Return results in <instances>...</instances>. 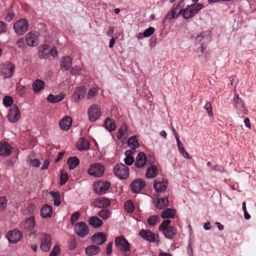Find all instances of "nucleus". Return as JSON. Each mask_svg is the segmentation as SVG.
<instances>
[{"label": "nucleus", "instance_id": "nucleus-1", "mask_svg": "<svg viewBox=\"0 0 256 256\" xmlns=\"http://www.w3.org/2000/svg\"><path fill=\"white\" fill-rule=\"evenodd\" d=\"M202 8L203 5L199 3L188 6L186 8L180 10L176 14V17H178L179 14H180L182 15L184 19H190L194 16Z\"/></svg>", "mask_w": 256, "mask_h": 256}, {"label": "nucleus", "instance_id": "nucleus-2", "mask_svg": "<svg viewBox=\"0 0 256 256\" xmlns=\"http://www.w3.org/2000/svg\"><path fill=\"white\" fill-rule=\"evenodd\" d=\"M171 220H164L159 226V230L162 232L165 237L171 239L176 233V229L174 226H170Z\"/></svg>", "mask_w": 256, "mask_h": 256}, {"label": "nucleus", "instance_id": "nucleus-3", "mask_svg": "<svg viewBox=\"0 0 256 256\" xmlns=\"http://www.w3.org/2000/svg\"><path fill=\"white\" fill-rule=\"evenodd\" d=\"M15 66L10 62H5L0 65V75L4 78L12 77L14 72Z\"/></svg>", "mask_w": 256, "mask_h": 256}, {"label": "nucleus", "instance_id": "nucleus-4", "mask_svg": "<svg viewBox=\"0 0 256 256\" xmlns=\"http://www.w3.org/2000/svg\"><path fill=\"white\" fill-rule=\"evenodd\" d=\"M113 171L116 176L121 180H125L129 176V168L122 164H116L114 168Z\"/></svg>", "mask_w": 256, "mask_h": 256}, {"label": "nucleus", "instance_id": "nucleus-5", "mask_svg": "<svg viewBox=\"0 0 256 256\" xmlns=\"http://www.w3.org/2000/svg\"><path fill=\"white\" fill-rule=\"evenodd\" d=\"M74 231L81 238H83L89 233V228L84 222H78L74 226Z\"/></svg>", "mask_w": 256, "mask_h": 256}, {"label": "nucleus", "instance_id": "nucleus-6", "mask_svg": "<svg viewBox=\"0 0 256 256\" xmlns=\"http://www.w3.org/2000/svg\"><path fill=\"white\" fill-rule=\"evenodd\" d=\"M28 26V21L26 19L21 18L14 23V28L18 34L22 35L26 32Z\"/></svg>", "mask_w": 256, "mask_h": 256}, {"label": "nucleus", "instance_id": "nucleus-7", "mask_svg": "<svg viewBox=\"0 0 256 256\" xmlns=\"http://www.w3.org/2000/svg\"><path fill=\"white\" fill-rule=\"evenodd\" d=\"M114 244L118 249L122 252H127L130 250V244L123 236L115 238Z\"/></svg>", "mask_w": 256, "mask_h": 256}, {"label": "nucleus", "instance_id": "nucleus-8", "mask_svg": "<svg viewBox=\"0 0 256 256\" xmlns=\"http://www.w3.org/2000/svg\"><path fill=\"white\" fill-rule=\"evenodd\" d=\"M104 170V168L102 164L96 163L90 165L88 172L91 176L100 177L102 175Z\"/></svg>", "mask_w": 256, "mask_h": 256}, {"label": "nucleus", "instance_id": "nucleus-9", "mask_svg": "<svg viewBox=\"0 0 256 256\" xmlns=\"http://www.w3.org/2000/svg\"><path fill=\"white\" fill-rule=\"evenodd\" d=\"M110 186L108 182L100 180L94 184V190L98 194H103L108 190Z\"/></svg>", "mask_w": 256, "mask_h": 256}, {"label": "nucleus", "instance_id": "nucleus-10", "mask_svg": "<svg viewBox=\"0 0 256 256\" xmlns=\"http://www.w3.org/2000/svg\"><path fill=\"white\" fill-rule=\"evenodd\" d=\"M88 114L90 120L94 122L100 118L101 112L98 106L94 104L90 107Z\"/></svg>", "mask_w": 256, "mask_h": 256}, {"label": "nucleus", "instance_id": "nucleus-11", "mask_svg": "<svg viewBox=\"0 0 256 256\" xmlns=\"http://www.w3.org/2000/svg\"><path fill=\"white\" fill-rule=\"evenodd\" d=\"M20 116V112L18 106L14 105L10 108L8 117L10 122L14 123L18 120Z\"/></svg>", "mask_w": 256, "mask_h": 256}, {"label": "nucleus", "instance_id": "nucleus-12", "mask_svg": "<svg viewBox=\"0 0 256 256\" xmlns=\"http://www.w3.org/2000/svg\"><path fill=\"white\" fill-rule=\"evenodd\" d=\"M51 236L49 234H42L40 238V249L44 252H48L50 248Z\"/></svg>", "mask_w": 256, "mask_h": 256}, {"label": "nucleus", "instance_id": "nucleus-13", "mask_svg": "<svg viewBox=\"0 0 256 256\" xmlns=\"http://www.w3.org/2000/svg\"><path fill=\"white\" fill-rule=\"evenodd\" d=\"M8 241L10 243H16L22 238V234L18 230H14L8 232L6 235Z\"/></svg>", "mask_w": 256, "mask_h": 256}, {"label": "nucleus", "instance_id": "nucleus-14", "mask_svg": "<svg viewBox=\"0 0 256 256\" xmlns=\"http://www.w3.org/2000/svg\"><path fill=\"white\" fill-rule=\"evenodd\" d=\"M38 34L36 32H30L26 36V40L29 46H34L38 43Z\"/></svg>", "mask_w": 256, "mask_h": 256}, {"label": "nucleus", "instance_id": "nucleus-15", "mask_svg": "<svg viewBox=\"0 0 256 256\" xmlns=\"http://www.w3.org/2000/svg\"><path fill=\"white\" fill-rule=\"evenodd\" d=\"M92 242L97 245H101L106 240V234L102 232L94 234L90 238Z\"/></svg>", "mask_w": 256, "mask_h": 256}, {"label": "nucleus", "instance_id": "nucleus-16", "mask_svg": "<svg viewBox=\"0 0 256 256\" xmlns=\"http://www.w3.org/2000/svg\"><path fill=\"white\" fill-rule=\"evenodd\" d=\"M146 186L145 182L140 179L134 180L130 185L132 191L134 193H138L144 189Z\"/></svg>", "mask_w": 256, "mask_h": 256}, {"label": "nucleus", "instance_id": "nucleus-17", "mask_svg": "<svg viewBox=\"0 0 256 256\" xmlns=\"http://www.w3.org/2000/svg\"><path fill=\"white\" fill-rule=\"evenodd\" d=\"M154 186L156 192H161L164 191L167 188L168 182L158 178L154 180Z\"/></svg>", "mask_w": 256, "mask_h": 256}, {"label": "nucleus", "instance_id": "nucleus-18", "mask_svg": "<svg viewBox=\"0 0 256 256\" xmlns=\"http://www.w3.org/2000/svg\"><path fill=\"white\" fill-rule=\"evenodd\" d=\"M86 92V88L85 86H82L78 87L74 92L73 94L74 100L78 102L84 97Z\"/></svg>", "mask_w": 256, "mask_h": 256}, {"label": "nucleus", "instance_id": "nucleus-19", "mask_svg": "<svg viewBox=\"0 0 256 256\" xmlns=\"http://www.w3.org/2000/svg\"><path fill=\"white\" fill-rule=\"evenodd\" d=\"M12 146L7 142H0V155L6 156L10 155L12 152Z\"/></svg>", "mask_w": 256, "mask_h": 256}, {"label": "nucleus", "instance_id": "nucleus-20", "mask_svg": "<svg viewBox=\"0 0 256 256\" xmlns=\"http://www.w3.org/2000/svg\"><path fill=\"white\" fill-rule=\"evenodd\" d=\"M147 158L145 154L143 152H140L137 156L135 166L137 168H141L146 164Z\"/></svg>", "mask_w": 256, "mask_h": 256}, {"label": "nucleus", "instance_id": "nucleus-21", "mask_svg": "<svg viewBox=\"0 0 256 256\" xmlns=\"http://www.w3.org/2000/svg\"><path fill=\"white\" fill-rule=\"evenodd\" d=\"M197 42L200 44V45H204L210 41V32L209 31H205L202 32L196 38Z\"/></svg>", "mask_w": 256, "mask_h": 256}, {"label": "nucleus", "instance_id": "nucleus-22", "mask_svg": "<svg viewBox=\"0 0 256 256\" xmlns=\"http://www.w3.org/2000/svg\"><path fill=\"white\" fill-rule=\"evenodd\" d=\"M139 234L144 239L150 242H154L155 241V234L150 230L142 229L140 231Z\"/></svg>", "mask_w": 256, "mask_h": 256}, {"label": "nucleus", "instance_id": "nucleus-23", "mask_svg": "<svg viewBox=\"0 0 256 256\" xmlns=\"http://www.w3.org/2000/svg\"><path fill=\"white\" fill-rule=\"evenodd\" d=\"M72 123V120L70 116H66L63 118L60 122L59 124L62 130H69Z\"/></svg>", "mask_w": 256, "mask_h": 256}, {"label": "nucleus", "instance_id": "nucleus-24", "mask_svg": "<svg viewBox=\"0 0 256 256\" xmlns=\"http://www.w3.org/2000/svg\"><path fill=\"white\" fill-rule=\"evenodd\" d=\"M77 148L80 151L86 150L90 148V143L88 140L84 138H81L77 142Z\"/></svg>", "mask_w": 256, "mask_h": 256}, {"label": "nucleus", "instance_id": "nucleus-25", "mask_svg": "<svg viewBox=\"0 0 256 256\" xmlns=\"http://www.w3.org/2000/svg\"><path fill=\"white\" fill-rule=\"evenodd\" d=\"M100 248L98 246L92 244L86 248L85 250L86 254L89 256H92L97 254L100 252Z\"/></svg>", "mask_w": 256, "mask_h": 256}, {"label": "nucleus", "instance_id": "nucleus-26", "mask_svg": "<svg viewBox=\"0 0 256 256\" xmlns=\"http://www.w3.org/2000/svg\"><path fill=\"white\" fill-rule=\"evenodd\" d=\"M158 170V168L154 164L149 166L147 168L146 176L147 178H153L157 175Z\"/></svg>", "mask_w": 256, "mask_h": 256}, {"label": "nucleus", "instance_id": "nucleus-27", "mask_svg": "<svg viewBox=\"0 0 256 256\" xmlns=\"http://www.w3.org/2000/svg\"><path fill=\"white\" fill-rule=\"evenodd\" d=\"M52 208L47 204L44 205L40 210V215L43 218H50L52 215Z\"/></svg>", "mask_w": 256, "mask_h": 256}, {"label": "nucleus", "instance_id": "nucleus-28", "mask_svg": "<svg viewBox=\"0 0 256 256\" xmlns=\"http://www.w3.org/2000/svg\"><path fill=\"white\" fill-rule=\"evenodd\" d=\"M110 204V200L106 198L96 200L94 202V206L98 208L107 207Z\"/></svg>", "mask_w": 256, "mask_h": 256}, {"label": "nucleus", "instance_id": "nucleus-29", "mask_svg": "<svg viewBox=\"0 0 256 256\" xmlns=\"http://www.w3.org/2000/svg\"><path fill=\"white\" fill-rule=\"evenodd\" d=\"M72 66V59L70 56H66L62 58V61L60 62L62 69L68 70Z\"/></svg>", "mask_w": 256, "mask_h": 256}, {"label": "nucleus", "instance_id": "nucleus-30", "mask_svg": "<svg viewBox=\"0 0 256 256\" xmlns=\"http://www.w3.org/2000/svg\"><path fill=\"white\" fill-rule=\"evenodd\" d=\"M234 103L236 108L240 111L244 109V104L243 100L240 98L238 94H234Z\"/></svg>", "mask_w": 256, "mask_h": 256}, {"label": "nucleus", "instance_id": "nucleus-31", "mask_svg": "<svg viewBox=\"0 0 256 256\" xmlns=\"http://www.w3.org/2000/svg\"><path fill=\"white\" fill-rule=\"evenodd\" d=\"M35 226L34 220V217H30L28 218L24 224V228L28 232H31Z\"/></svg>", "mask_w": 256, "mask_h": 256}, {"label": "nucleus", "instance_id": "nucleus-32", "mask_svg": "<svg viewBox=\"0 0 256 256\" xmlns=\"http://www.w3.org/2000/svg\"><path fill=\"white\" fill-rule=\"evenodd\" d=\"M176 211L174 209L166 208L162 211L160 216L162 218H171L174 216Z\"/></svg>", "mask_w": 256, "mask_h": 256}, {"label": "nucleus", "instance_id": "nucleus-33", "mask_svg": "<svg viewBox=\"0 0 256 256\" xmlns=\"http://www.w3.org/2000/svg\"><path fill=\"white\" fill-rule=\"evenodd\" d=\"M66 164L70 170H74L79 164L80 160L76 156L70 157L67 160Z\"/></svg>", "mask_w": 256, "mask_h": 256}, {"label": "nucleus", "instance_id": "nucleus-34", "mask_svg": "<svg viewBox=\"0 0 256 256\" xmlns=\"http://www.w3.org/2000/svg\"><path fill=\"white\" fill-rule=\"evenodd\" d=\"M88 222L90 225L94 228L100 227L102 224V220L97 216H92L88 219Z\"/></svg>", "mask_w": 256, "mask_h": 256}, {"label": "nucleus", "instance_id": "nucleus-35", "mask_svg": "<svg viewBox=\"0 0 256 256\" xmlns=\"http://www.w3.org/2000/svg\"><path fill=\"white\" fill-rule=\"evenodd\" d=\"M168 197L160 198L156 202V207L158 209H162L168 206Z\"/></svg>", "mask_w": 256, "mask_h": 256}, {"label": "nucleus", "instance_id": "nucleus-36", "mask_svg": "<svg viewBox=\"0 0 256 256\" xmlns=\"http://www.w3.org/2000/svg\"><path fill=\"white\" fill-rule=\"evenodd\" d=\"M44 85L45 84L44 81L40 80H36L33 83V90L35 92H40V90L44 88Z\"/></svg>", "mask_w": 256, "mask_h": 256}, {"label": "nucleus", "instance_id": "nucleus-37", "mask_svg": "<svg viewBox=\"0 0 256 256\" xmlns=\"http://www.w3.org/2000/svg\"><path fill=\"white\" fill-rule=\"evenodd\" d=\"M64 98L63 95L54 96L52 94H50L47 98V100L50 103H56L62 101Z\"/></svg>", "mask_w": 256, "mask_h": 256}, {"label": "nucleus", "instance_id": "nucleus-38", "mask_svg": "<svg viewBox=\"0 0 256 256\" xmlns=\"http://www.w3.org/2000/svg\"><path fill=\"white\" fill-rule=\"evenodd\" d=\"M105 127L110 132L114 130L116 128V126L114 120L108 118L105 120Z\"/></svg>", "mask_w": 256, "mask_h": 256}, {"label": "nucleus", "instance_id": "nucleus-39", "mask_svg": "<svg viewBox=\"0 0 256 256\" xmlns=\"http://www.w3.org/2000/svg\"><path fill=\"white\" fill-rule=\"evenodd\" d=\"M127 130L128 127L125 124H122L118 129L116 134L118 139L120 140L122 136H124L126 134Z\"/></svg>", "mask_w": 256, "mask_h": 256}, {"label": "nucleus", "instance_id": "nucleus-40", "mask_svg": "<svg viewBox=\"0 0 256 256\" xmlns=\"http://www.w3.org/2000/svg\"><path fill=\"white\" fill-rule=\"evenodd\" d=\"M132 154V150H127L125 152L126 156L124 159V162L126 165L131 166L134 162V158L130 156Z\"/></svg>", "mask_w": 256, "mask_h": 256}, {"label": "nucleus", "instance_id": "nucleus-41", "mask_svg": "<svg viewBox=\"0 0 256 256\" xmlns=\"http://www.w3.org/2000/svg\"><path fill=\"white\" fill-rule=\"evenodd\" d=\"M160 222V218L158 215H154L150 216L148 219V224L152 226H156Z\"/></svg>", "mask_w": 256, "mask_h": 256}, {"label": "nucleus", "instance_id": "nucleus-42", "mask_svg": "<svg viewBox=\"0 0 256 256\" xmlns=\"http://www.w3.org/2000/svg\"><path fill=\"white\" fill-rule=\"evenodd\" d=\"M50 194L54 199V204L56 206H59L61 203L60 194L58 192H50Z\"/></svg>", "mask_w": 256, "mask_h": 256}, {"label": "nucleus", "instance_id": "nucleus-43", "mask_svg": "<svg viewBox=\"0 0 256 256\" xmlns=\"http://www.w3.org/2000/svg\"><path fill=\"white\" fill-rule=\"evenodd\" d=\"M98 216L102 219H108L110 216L111 212L108 209L103 208L98 213Z\"/></svg>", "mask_w": 256, "mask_h": 256}, {"label": "nucleus", "instance_id": "nucleus-44", "mask_svg": "<svg viewBox=\"0 0 256 256\" xmlns=\"http://www.w3.org/2000/svg\"><path fill=\"white\" fill-rule=\"evenodd\" d=\"M179 6H180L179 4L178 5V6H174L173 7H172V9L171 10L170 12V13H168L166 14L165 18L167 19V20H170L174 18L175 17L177 18L176 17V11L178 8H180Z\"/></svg>", "mask_w": 256, "mask_h": 256}, {"label": "nucleus", "instance_id": "nucleus-45", "mask_svg": "<svg viewBox=\"0 0 256 256\" xmlns=\"http://www.w3.org/2000/svg\"><path fill=\"white\" fill-rule=\"evenodd\" d=\"M128 144L133 150H135L138 146V143L136 136L130 137L128 140Z\"/></svg>", "mask_w": 256, "mask_h": 256}, {"label": "nucleus", "instance_id": "nucleus-46", "mask_svg": "<svg viewBox=\"0 0 256 256\" xmlns=\"http://www.w3.org/2000/svg\"><path fill=\"white\" fill-rule=\"evenodd\" d=\"M98 88H92L88 92L86 98L88 100H92L93 98L97 94L98 92Z\"/></svg>", "mask_w": 256, "mask_h": 256}, {"label": "nucleus", "instance_id": "nucleus-47", "mask_svg": "<svg viewBox=\"0 0 256 256\" xmlns=\"http://www.w3.org/2000/svg\"><path fill=\"white\" fill-rule=\"evenodd\" d=\"M124 209L129 213H132L134 210V206L132 202L130 200H127L124 203Z\"/></svg>", "mask_w": 256, "mask_h": 256}, {"label": "nucleus", "instance_id": "nucleus-48", "mask_svg": "<svg viewBox=\"0 0 256 256\" xmlns=\"http://www.w3.org/2000/svg\"><path fill=\"white\" fill-rule=\"evenodd\" d=\"M14 102L13 98L9 96H5L3 98V104L6 107L10 106Z\"/></svg>", "mask_w": 256, "mask_h": 256}, {"label": "nucleus", "instance_id": "nucleus-49", "mask_svg": "<svg viewBox=\"0 0 256 256\" xmlns=\"http://www.w3.org/2000/svg\"><path fill=\"white\" fill-rule=\"evenodd\" d=\"M80 216V214L78 212H76L72 214L70 217V224L72 226H74L75 222L77 221Z\"/></svg>", "mask_w": 256, "mask_h": 256}, {"label": "nucleus", "instance_id": "nucleus-50", "mask_svg": "<svg viewBox=\"0 0 256 256\" xmlns=\"http://www.w3.org/2000/svg\"><path fill=\"white\" fill-rule=\"evenodd\" d=\"M178 150L180 153L184 156V158L188 160L191 158V157L189 156L188 154L185 150L183 144L182 145V146H180V147H178Z\"/></svg>", "mask_w": 256, "mask_h": 256}, {"label": "nucleus", "instance_id": "nucleus-51", "mask_svg": "<svg viewBox=\"0 0 256 256\" xmlns=\"http://www.w3.org/2000/svg\"><path fill=\"white\" fill-rule=\"evenodd\" d=\"M7 206V200L6 197H0V210H5Z\"/></svg>", "mask_w": 256, "mask_h": 256}, {"label": "nucleus", "instance_id": "nucleus-52", "mask_svg": "<svg viewBox=\"0 0 256 256\" xmlns=\"http://www.w3.org/2000/svg\"><path fill=\"white\" fill-rule=\"evenodd\" d=\"M154 32V28L153 27H150L144 32L143 36L145 38L148 37L152 34Z\"/></svg>", "mask_w": 256, "mask_h": 256}, {"label": "nucleus", "instance_id": "nucleus-53", "mask_svg": "<svg viewBox=\"0 0 256 256\" xmlns=\"http://www.w3.org/2000/svg\"><path fill=\"white\" fill-rule=\"evenodd\" d=\"M60 252V248L58 245H55L51 251L49 256H56Z\"/></svg>", "mask_w": 256, "mask_h": 256}, {"label": "nucleus", "instance_id": "nucleus-54", "mask_svg": "<svg viewBox=\"0 0 256 256\" xmlns=\"http://www.w3.org/2000/svg\"><path fill=\"white\" fill-rule=\"evenodd\" d=\"M68 174H67V173L61 172L60 177L61 184L63 185V184H65L66 182L68 180Z\"/></svg>", "mask_w": 256, "mask_h": 256}, {"label": "nucleus", "instance_id": "nucleus-55", "mask_svg": "<svg viewBox=\"0 0 256 256\" xmlns=\"http://www.w3.org/2000/svg\"><path fill=\"white\" fill-rule=\"evenodd\" d=\"M205 108L206 110L208 115L210 116H213V112L212 111V104L210 102H207L205 106Z\"/></svg>", "mask_w": 256, "mask_h": 256}, {"label": "nucleus", "instance_id": "nucleus-56", "mask_svg": "<svg viewBox=\"0 0 256 256\" xmlns=\"http://www.w3.org/2000/svg\"><path fill=\"white\" fill-rule=\"evenodd\" d=\"M18 47L19 48L24 49L26 48L24 40L23 38H20L16 42Z\"/></svg>", "mask_w": 256, "mask_h": 256}, {"label": "nucleus", "instance_id": "nucleus-57", "mask_svg": "<svg viewBox=\"0 0 256 256\" xmlns=\"http://www.w3.org/2000/svg\"><path fill=\"white\" fill-rule=\"evenodd\" d=\"M6 32V27L5 25V24L2 22L0 21V34L2 33H4Z\"/></svg>", "mask_w": 256, "mask_h": 256}, {"label": "nucleus", "instance_id": "nucleus-58", "mask_svg": "<svg viewBox=\"0 0 256 256\" xmlns=\"http://www.w3.org/2000/svg\"><path fill=\"white\" fill-rule=\"evenodd\" d=\"M14 12H10L7 14L6 20L8 22H10L14 18Z\"/></svg>", "mask_w": 256, "mask_h": 256}, {"label": "nucleus", "instance_id": "nucleus-59", "mask_svg": "<svg viewBox=\"0 0 256 256\" xmlns=\"http://www.w3.org/2000/svg\"><path fill=\"white\" fill-rule=\"evenodd\" d=\"M155 161V158L154 156H148L147 160H146V164H150V166L151 164H154V162Z\"/></svg>", "mask_w": 256, "mask_h": 256}, {"label": "nucleus", "instance_id": "nucleus-60", "mask_svg": "<svg viewBox=\"0 0 256 256\" xmlns=\"http://www.w3.org/2000/svg\"><path fill=\"white\" fill-rule=\"evenodd\" d=\"M112 245H113V242H111L106 246V254L108 256H110L112 253Z\"/></svg>", "mask_w": 256, "mask_h": 256}, {"label": "nucleus", "instance_id": "nucleus-61", "mask_svg": "<svg viewBox=\"0 0 256 256\" xmlns=\"http://www.w3.org/2000/svg\"><path fill=\"white\" fill-rule=\"evenodd\" d=\"M30 164L34 167H38L40 166V161L37 159H34L30 160Z\"/></svg>", "mask_w": 256, "mask_h": 256}, {"label": "nucleus", "instance_id": "nucleus-62", "mask_svg": "<svg viewBox=\"0 0 256 256\" xmlns=\"http://www.w3.org/2000/svg\"><path fill=\"white\" fill-rule=\"evenodd\" d=\"M76 246V242L75 239H72L70 243V249L72 250L74 249Z\"/></svg>", "mask_w": 256, "mask_h": 256}, {"label": "nucleus", "instance_id": "nucleus-63", "mask_svg": "<svg viewBox=\"0 0 256 256\" xmlns=\"http://www.w3.org/2000/svg\"><path fill=\"white\" fill-rule=\"evenodd\" d=\"M80 68L78 66H74L71 70V73L74 74H79Z\"/></svg>", "mask_w": 256, "mask_h": 256}, {"label": "nucleus", "instance_id": "nucleus-64", "mask_svg": "<svg viewBox=\"0 0 256 256\" xmlns=\"http://www.w3.org/2000/svg\"><path fill=\"white\" fill-rule=\"evenodd\" d=\"M49 165V162L48 160H45L44 162V164L42 166L41 168V170H45L48 168Z\"/></svg>", "mask_w": 256, "mask_h": 256}]
</instances>
